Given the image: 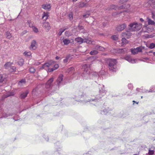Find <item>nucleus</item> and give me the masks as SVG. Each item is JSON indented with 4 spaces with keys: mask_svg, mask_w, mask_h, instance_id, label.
Returning <instances> with one entry per match:
<instances>
[{
    "mask_svg": "<svg viewBox=\"0 0 155 155\" xmlns=\"http://www.w3.org/2000/svg\"><path fill=\"white\" fill-rule=\"evenodd\" d=\"M31 28H32V30L35 33H37L38 32V29L34 26L33 25Z\"/></svg>",
    "mask_w": 155,
    "mask_h": 155,
    "instance_id": "nucleus-32",
    "label": "nucleus"
},
{
    "mask_svg": "<svg viewBox=\"0 0 155 155\" xmlns=\"http://www.w3.org/2000/svg\"><path fill=\"white\" fill-rule=\"evenodd\" d=\"M128 0H120L119 1V3L121 4H124Z\"/></svg>",
    "mask_w": 155,
    "mask_h": 155,
    "instance_id": "nucleus-51",
    "label": "nucleus"
},
{
    "mask_svg": "<svg viewBox=\"0 0 155 155\" xmlns=\"http://www.w3.org/2000/svg\"><path fill=\"white\" fill-rule=\"evenodd\" d=\"M98 52L96 50L92 51L90 52V54L91 55L96 54H97Z\"/></svg>",
    "mask_w": 155,
    "mask_h": 155,
    "instance_id": "nucleus-34",
    "label": "nucleus"
},
{
    "mask_svg": "<svg viewBox=\"0 0 155 155\" xmlns=\"http://www.w3.org/2000/svg\"><path fill=\"white\" fill-rule=\"evenodd\" d=\"M154 151L153 150H149L148 154L150 155H153L154 153Z\"/></svg>",
    "mask_w": 155,
    "mask_h": 155,
    "instance_id": "nucleus-46",
    "label": "nucleus"
},
{
    "mask_svg": "<svg viewBox=\"0 0 155 155\" xmlns=\"http://www.w3.org/2000/svg\"><path fill=\"white\" fill-rule=\"evenodd\" d=\"M76 97L80 98H87V96L85 94L83 93L82 92L79 91H77L76 92Z\"/></svg>",
    "mask_w": 155,
    "mask_h": 155,
    "instance_id": "nucleus-5",
    "label": "nucleus"
},
{
    "mask_svg": "<svg viewBox=\"0 0 155 155\" xmlns=\"http://www.w3.org/2000/svg\"><path fill=\"white\" fill-rule=\"evenodd\" d=\"M43 26L47 31H48L50 29V26L48 22L44 23L43 24Z\"/></svg>",
    "mask_w": 155,
    "mask_h": 155,
    "instance_id": "nucleus-16",
    "label": "nucleus"
},
{
    "mask_svg": "<svg viewBox=\"0 0 155 155\" xmlns=\"http://www.w3.org/2000/svg\"><path fill=\"white\" fill-rule=\"evenodd\" d=\"M82 69L83 72L86 73L88 72H90V65L87 64H85L83 65L82 67Z\"/></svg>",
    "mask_w": 155,
    "mask_h": 155,
    "instance_id": "nucleus-12",
    "label": "nucleus"
},
{
    "mask_svg": "<svg viewBox=\"0 0 155 155\" xmlns=\"http://www.w3.org/2000/svg\"><path fill=\"white\" fill-rule=\"evenodd\" d=\"M27 23L29 25V26L30 27H31L33 26V24L31 21H28Z\"/></svg>",
    "mask_w": 155,
    "mask_h": 155,
    "instance_id": "nucleus-40",
    "label": "nucleus"
},
{
    "mask_svg": "<svg viewBox=\"0 0 155 155\" xmlns=\"http://www.w3.org/2000/svg\"><path fill=\"white\" fill-rule=\"evenodd\" d=\"M128 87L130 89H132L133 87V85L131 84H129L128 85Z\"/></svg>",
    "mask_w": 155,
    "mask_h": 155,
    "instance_id": "nucleus-57",
    "label": "nucleus"
},
{
    "mask_svg": "<svg viewBox=\"0 0 155 155\" xmlns=\"http://www.w3.org/2000/svg\"><path fill=\"white\" fill-rule=\"evenodd\" d=\"M154 92V90H152L151 89H150L149 91L147 90H145L144 91V92L147 93V92Z\"/></svg>",
    "mask_w": 155,
    "mask_h": 155,
    "instance_id": "nucleus-50",
    "label": "nucleus"
},
{
    "mask_svg": "<svg viewBox=\"0 0 155 155\" xmlns=\"http://www.w3.org/2000/svg\"><path fill=\"white\" fill-rule=\"evenodd\" d=\"M97 97H96V98H95L94 99H91L90 100L89 99H85V100H83L82 101V102L83 104H85L86 103H87L88 102H90L91 101H98V100L100 99L101 98V96H100L99 97H98L97 98Z\"/></svg>",
    "mask_w": 155,
    "mask_h": 155,
    "instance_id": "nucleus-11",
    "label": "nucleus"
},
{
    "mask_svg": "<svg viewBox=\"0 0 155 155\" xmlns=\"http://www.w3.org/2000/svg\"><path fill=\"white\" fill-rule=\"evenodd\" d=\"M5 36L6 38L9 39H13V37H12L10 33L8 31H7L5 32Z\"/></svg>",
    "mask_w": 155,
    "mask_h": 155,
    "instance_id": "nucleus-18",
    "label": "nucleus"
},
{
    "mask_svg": "<svg viewBox=\"0 0 155 155\" xmlns=\"http://www.w3.org/2000/svg\"><path fill=\"white\" fill-rule=\"evenodd\" d=\"M131 52L133 54H136L138 53L136 48L131 49Z\"/></svg>",
    "mask_w": 155,
    "mask_h": 155,
    "instance_id": "nucleus-35",
    "label": "nucleus"
},
{
    "mask_svg": "<svg viewBox=\"0 0 155 155\" xmlns=\"http://www.w3.org/2000/svg\"><path fill=\"white\" fill-rule=\"evenodd\" d=\"M110 109H109V108L107 107V109H105L101 111V114L102 115H105L107 114L108 113Z\"/></svg>",
    "mask_w": 155,
    "mask_h": 155,
    "instance_id": "nucleus-17",
    "label": "nucleus"
},
{
    "mask_svg": "<svg viewBox=\"0 0 155 155\" xmlns=\"http://www.w3.org/2000/svg\"><path fill=\"white\" fill-rule=\"evenodd\" d=\"M127 25L124 24L118 26L117 28V30L121 31L124 29L126 27Z\"/></svg>",
    "mask_w": 155,
    "mask_h": 155,
    "instance_id": "nucleus-15",
    "label": "nucleus"
},
{
    "mask_svg": "<svg viewBox=\"0 0 155 155\" xmlns=\"http://www.w3.org/2000/svg\"><path fill=\"white\" fill-rule=\"evenodd\" d=\"M125 59L131 63H134L136 62V60L132 58L130 56H127L125 57Z\"/></svg>",
    "mask_w": 155,
    "mask_h": 155,
    "instance_id": "nucleus-9",
    "label": "nucleus"
},
{
    "mask_svg": "<svg viewBox=\"0 0 155 155\" xmlns=\"http://www.w3.org/2000/svg\"><path fill=\"white\" fill-rule=\"evenodd\" d=\"M125 59L131 63H134L136 62V60L132 58L130 56H127L125 57Z\"/></svg>",
    "mask_w": 155,
    "mask_h": 155,
    "instance_id": "nucleus-8",
    "label": "nucleus"
},
{
    "mask_svg": "<svg viewBox=\"0 0 155 155\" xmlns=\"http://www.w3.org/2000/svg\"><path fill=\"white\" fill-rule=\"evenodd\" d=\"M130 33L128 32H123L122 33V36L123 37H127V36L128 35H130Z\"/></svg>",
    "mask_w": 155,
    "mask_h": 155,
    "instance_id": "nucleus-41",
    "label": "nucleus"
},
{
    "mask_svg": "<svg viewBox=\"0 0 155 155\" xmlns=\"http://www.w3.org/2000/svg\"><path fill=\"white\" fill-rule=\"evenodd\" d=\"M90 74H91V75H94V76H97L98 75V73L95 72H90Z\"/></svg>",
    "mask_w": 155,
    "mask_h": 155,
    "instance_id": "nucleus-43",
    "label": "nucleus"
},
{
    "mask_svg": "<svg viewBox=\"0 0 155 155\" xmlns=\"http://www.w3.org/2000/svg\"><path fill=\"white\" fill-rule=\"evenodd\" d=\"M140 20L141 22H144L145 23L146 22V21H144V20L142 18H140Z\"/></svg>",
    "mask_w": 155,
    "mask_h": 155,
    "instance_id": "nucleus-64",
    "label": "nucleus"
},
{
    "mask_svg": "<svg viewBox=\"0 0 155 155\" xmlns=\"http://www.w3.org/2000/svg\"><path fill=\"white\" fill-rule=\"evenodd\" d=\"M48 13L44 12L43 14L42 18L44 19V20H46L48 18Z\"/></svg>",
    "mask_w": 155,
    "mask_h": 155,
    "instance_id": "nucleus-21",
    "label": "nucleus"
},
{
    "mask_svg": "<svg viewBox=\"0 0 155 155\" xmlns=\"http://www.w3.org/2000/svg\"><path fill=\"white\" fill-rule=\"evenodd\" d=\"M65 35L67 36H69L71 35V34L70 32L68 31H66L65 32Z\"/></svg>",
    "mask_w": 155,
    "mask_h": 155,
    "instance_id": "nucleus-49",
    "label": "nucleus"
},
{
    "mask_svg": "<svg viewBox=\"0 0 155 155\" xmlns=\"http://www.w3.org/2000/svg\"><path fill=\"white\" fill-rule=\"evenodd\" d=\"M99 88L100 94L102 96H103L105 94L107 91L104 89V86L103 85H100V86Z\"/></svg>",
    "mask_w": 155,
    "mask_h": 155,
    "instance_id": "nucleus-6",
    "label": "nucleus"
},
{
    "mask_svg": "<svg viewBox=\"0 0 155 155\" xmlns=\"http://www.w3.org/2000/svg\"><path fill=\"white\" fill-rule=\"evenodd\" d=\"M117 7L115 5H113L112 6L111 8L116 10L117 9Z\"/></svg>",
    "mask_w": 155,
    "mask_h": 155,
    "instance_id": "nucleus-61",
    "label": "nucleus"
},
{
    "mask_svg": "<svg viewBox=\"0 0 155 155\" xmlns=\"http://www.w3.org/2000/svg\"><path fill=\"white\" fill-rule=\"evenodd\" d=\"M147 22L148 25H154L155 24V22L152 20L150 18L148 17H147Z\"/></svg>",
    "mask_w": 155,
    "mask_h": 155,
    "instance_id": "nucleus-22",
    "label": "nucleus"
},
{
    "mask_svg": "<svg viewBox=\"0 0 155 155\" xmlns=\"http://www.w3.org/2000/svg\"><path fill=\"white\" fill-rule=\"evenodd\" d=\"M3 80L2 75L0 74V83L2 82L3 81Z\"/></svg>",
    "mask_w": 155,
    "mask_h": 155,
    "instance_id": "nucleus-58",
    "label": "nucleus"
},
{
    "mask_svg": "<svg viewBox=\"0 0 155 155\" xmlns=\"http://www.w3.org/2000/svg\"><path fill=\"white\" fill-rule=\"evenodd\" d=\"M12 63L10 62H8L6 63L4 65V67L5 69H8L11 67Z\"/></svg>",
    "mask_w": 155,
    "mask_h": 155,
    "instance_id": "nucleus-23",
    "label": "nucleus"
},
{
    "mask_svg": "<svg viewBox=\"0 0 155 155\" xmlns=\"http://www.w3.org/2000/svg\"><path fill=\"white\" fill-rule=\"evenodd\" d=\"M54 64V61L52 60H51L49 61L48 62L45 63L43 66L40 68V69H45L47 70V68L51 66L53 64Z\"/></svg>",
    "mask_w": 155,
    "mask_h": 155,
    "instance_id": "nucleus-3",
    "label": "nucleus"
},
{
    "mask_svg": "<svg viewBox=\"0 0 155 155\" xmlns=\"http://www.w3.org/2000/svg\"><path fill=\"white\" fill-rule=\"evenodd\" d=\"M89 16V14H85L83 15V17L85 18L88 17Z\"/></svg>",
    "mask_w": 155,
    "mask_h": 155,
    "instance_id": "nucleus-62",
    "label": "nucleus"
},
{
    "mask_svg": "<svg viewBox=\"0 0 155 155\" xmlns=\"http://www.w3.org/2000/svg\"><path fill=\"white\" fill-rule=\"evenodd\" d=\"M96 48L101 51H103L104 49V48L98 45H97L96 46Z\"/></svg>",
    "mask_w": 155,
    "mask_h": 155,
    "instance_id": "nucleus-47",
    "label": "nucleus"
},
{
    "mask_svg": "<svg viewBox=\"0 0 155 155\" xmlns=\"http://www.w3.org/2000/svg\"><path fill=\"white\" fill-rule=\"evenodd\" d=\"M63 76L62 74H60L57 80V84L59 86L64 84L63 82Z\"/></svg>",
    "mask_w": 155,
    "mask_h": 155,
    "instance_id": "nucleus-4",
    "label": "nucleus"
},
{
    "mask_svg": "<svg viewBox=\"0 0 155 155\" xmlns=\"http://www.w3.org/2000/svg\"><path fill=\"white\" fill-rule=\"evenodd\" d=\"M24 63V60L22 59H20L17 62L18 64L20 66L22 65Z\"/></svg>",
    "mask_w": 155,
    "mask_h": 155,
    "instance_id": "nucleus-28",
    "label": "nucleus"
},
{
    "mask_svg": "<svg viewBox=\"0 0 155 155\" xmlns=\"http://www.w3.org/2000/svg\"><path fill=\"white\" fill-rule=\"evenodd\" d=\"M142 31L143 32H148L149 31V29L147 26L145 25L142 28Z\"/></svg>",
    "mask_w": 155,
    "mask_h": 155,
    "instance_id": "nucleus-24",
    "label": "nucleus"
},
{
    "mask_svg": "<svg viewBox=\"0 0 155 155\" xmlns=\"http://www.w3.org/2000/svg\"><path fill=\"white\" fill-rule=\"evenodd\" d=\"M86 4L87 3H85L84 2L81 3L79 5V7L82 8L84 7L86 5Z\"/></svg>",
    "mask_w": 155,
    "mask_h": 155,
    "instance_id": "nucleus-42",
    "label": "nucleus"
},
{
    "mask_svg": "<svg viewBox=\"0 0 155 155\" xmlns=\"http://www.w3.org/2000/svg\"><path fill=\"white\" fill-rule=\"evenodd\" d=\"M133 93H132L131 92H130V93H128V92H127V95L128 96H130L132 95V94H133Z\"/></svg>",
    "mask_w": 155,
    "mask_h": 155,
    "instance_id": "nucleus-63",
    "label": "nucleus"
},
{
    "mask_svg": "<svg viewBox=\"0 0 155 155\" xmlns=\"http://www.w3.org/2000/svg\"><path fill=\"white\" fill-rule=\"evenodd\" d=\"M37 44L36 41L35 40H33L31 42V45L30 46V49L35 50L37 48Z\"/></svg>",
    "mask_w": 155,
    "mask_h": 155,
    "instance_id": "nucleus-13",
    "label": "nucleus"
},
{
    "mask_svg": "<svg viewBox=\"0 0 155 155\" xmlns=\"http://www.w3.org/2000/svg\"><path fill=\"white\" fill-rule=\"evenodd\" d=\"M117 61L115 59H111L109 60V68L112 72H116L117 70Z\"/></svg>",
    "mask_w": 155,
    "mask_h": 155,
    "instance_id": "nucleus-2",
    "label": "nucleus"
},
{
    "mask_svg": "<svg viewBox=\"0 0 155 155\" xmlns=\"http://www.w3.org/2000/svg\"><path fill=\"white\" fill-rule=\"evenodd\" d=\"M63 42L64 45H68L70 42V41L68 39H65L63 40Z\"/></svg>",
    "mask_w": 155,
    "mask_h": 155,
    "instance_id": "nucleus-25",
    "label": "nucleus"
},
{
    "mask_svg": "<svg viewBox=\"0 0 155 155\" xmlns=\"http://www.w3.org/2000/svg\"><path fill=\"white\" fill-rule=\"evenodd\" d=\"M53 81V78H51L50 79L47 81L45 84V87L47 89H50L51 87L52 83Z\"/></svg>",
    "mask_w": 155,
    "mask_h": 155,
    "instance_id": "nucleus-10",
    "label": "nucleus"
},
{
    "mask_svg": "<svg viewBox=\"0 0 155 155\" xmlns=\"http://www.w3.org/2000/svg\"><path fill=\"white\" fill-rule=\"evenodd\" d=\"M75 41L79 43L80 44L82 43L83 42H87V40L86 39H83L80 37H78L76 38Z\"/></svg>",
    "mask_w": 155,
    "mask_h": 155,
    "instance_id": "nucleus-14",
    "label": "nucleus"
},
{
    "mask_svg": "<svg viewBox=\"0 0 155 155\" xmlns=\"http://www.w3.org/2000/svg\"><path fill=\"white\" fill-rule=\"evenodd\" d=\"M151 2H152L151 4V6L155 8V0H152Z\"/></svg>",
    "mask_w": 155,
    "mask_h": 155,
    "instance_id": "nucleus-39",
    "label": "nucleus"
},
{
    "mask_svg": "<svg viewBox=\"0 0 155 155\" xmlns=\"http://www.w3.org/2000/svg\"><path fill=\"white\" fill-rule=\"evenodd\" d=\"M78 74L77 73H75L73 75V79H78Z\"/></svg>",
    "mask_w": 155,
    "mask_h": 155,
    "instance_id": "nucleus-37",
    "label": "nucleus"
},
{
    "mask_svg": "<svg viewBox=\"0 0 155 155\" xmlns=\"http://www.w3.org/2000/svg\"><path fill=\"white\" fill-rule=\"evenodd\" d=\"M127 51V49L126 48H124L123 49H120L118 50V52L124 53Z\"/></svg>",
    "mask_w": 155,
    "mask_h": 155,
    "instance_id": "nucleus-27",
    "label": "nucleus"
},
{
    "mask_svg": "<svg viewBox=\"0 0 155 155\" xmlns=\"http://www.w3.org/2000/svg\"><path fill=\"white\" fill-rule=\"evenodd\" d=\"M122 45H126V44L128 43L127 41L124 38H123L122 39Z\"/></svg>",
    "mask_w": 155,
    "mask_h": 155,
    "instance_id": "nucleus-26",
    "label": "nucleus"
},
{
    "mask_svg": "<svg viewBox=\"0 0 155 155\" xmlns=\"http://www.w3.org/2000/svg\"><path fill=\"white\" fill-rule=\"evenodd\" d=\"M142 27L141 24L136 22L130 24L128 26V28L129 31H133L139 30Z\"/></svg>",
    "mask_w": 155,
    "mask_h": 155,
    "instance_id": "nucleus-1",
    "label": "nucleus"
},
{
    "mask_svg": "<svg viewBox=\"0 0 155 155\" xmlns=\"http://www.w3.org/2000/svg\"><path fill=\"white\" fill-rule=\"evenodd\" d=\"M28 91H26L25 92L21 93L20 95V97L21 98H24L26 97L28 94Z\"/></svg>",
    "mask_w": 155,
    "mask_h": 155,
    "instance_id": "nucleus-19",
    "label": "nucleus"
},
{
    "mask_svg": "<svg viewBox=\"0 0 155 155\" xmlns=\"http://www.w3.org/2000/svg\"><path fill=\"white\" fill-rule=\"evenodd\" d=\"M148 54L152 56H155V52H153L152 51H150L148 52Z\"/></svg>",
    "mask_w": 155,
    "mask_h": 155,
    "instance_id": "nucleus-38",
    "label": "nucleus"
},
{
    "mask_svg": "<svg viewBox=\"0 0 155 155\" xmlns=\"http://www.w3.org/2000/svg\"><path fill=\"white\" fill-rule=\"evenodd\" d=\"M112 38L114 40H117L118 39V37L116 35H113L112 37Z\"/></svg>",
    "mask_w": 155,
    "mask_h": 155,
    "instance_id": "nucleus-52",
    "label": "nucleus"
},
{
    "mask_svg": "<svg viewBox=\"0 0 155 155\" xmlns=\"http://www.w3.org/2000/svg\"><path fill=\"white\" fill-rule=\"evenodd\" d=\"M65 30V29H60L58 34L59 36H60L62 34V33Z\"/></svg>",
    "mask_w": 155,
    "mask_h": 155,
    "instance_id": "nucleus-33",
    "label": "nucleus"
},
{
    "mask_svg": "<svg viewBox=\"0 0 155 155\" xmlns=\"http://www.w3.org/2000/svg\"><path fill=\"white\" fill-rule=\"evenodd\" d=\"M59 67V65L58 64H56L54 65L53 68L54 70L57 69Z\"/></svg>",
    "mask_w": 155,
    "mask_h": 155,
    "instance_id": "nucleus-53",
    "label": "nucleus"
},
{
    "mask_svg": "<svg viewBox=\"0 0 155 155\" xmlns=\"http://www.w3.org/2000/svg\"><path fill=\"white\" fill-rule=\"evenodd\" d=\"M82 76L84 79L87 80L91 78L90 72H88L86 73L83 72Z\"/></svg>",
    "mask_w": 155,
    "mask_h": 155,
    "instance_id": "nucleus-7",
    "label": "nucleus"
},
{
    "mask_svg": "<svg viewBox=\"0 0 155 155\" xmlns=\"http://www.w3.org/2000/svg\"><path fill=\"white\" fill-rule=\"evenodd\" d=\"M13 95H14V94L13 93L12 94L11 93H8L5 96V97H7L9 96H10Z\"/></svg>",
    "mask_w": 155,
    "mask_h": 155,
    "instance_id": "nucleus-56",
    "label": "nucleus"
},
{
    "mask_svg": "<svg viewBox=\"0 0 155 155\" xmlns=\"http://www.w3.org/2000/svg\"><path fill=\"white\" fill-rule=\"evenodd\" d=\"M136 50L137 51V53L139 52H142V50L144 49V47L142 46L137 47Z\"/></svg>",
    "mask_w": 155,
    "mask_h": 155,
    "instance_id": "nucleus-30",
    "label": "nucleus"
},
{
    "mask_svg": "<svg viewBox=\"0 0 155 155\" xmlns=\"http://www.w3.org/2000/svg\"><path fill=\"white\" fill-rule=\"evenodd\" d=\"M30 72L32 73H34L35 71V70L34 68L31 67L29 69Z\"/></svg>",
    "mask_w": 155,
    "mask_h": 155,
    "instance_id": "nucleus-45",
    "label": "nucleus"
},
{
    "mask_svg": "<svg viewBox=\"0 0 155 155\" xmlns=\"http://www.w3.org/2000/svg\"><path fill=\"white\" fill-rule=\"evenodd\" d=\"M24 54L25 56L28 57L29 58H30L31 57V53L30 52H25L24 53Z\"/></svg>",
    "mask_w": 155,
    "mask_h": 155,
    "instance_id": "nucleus-29",
    "label": "nucleus"
},
{
    "mask_svg": "<svg viewBox=\"0 0 155 155\" xmlns=\"http://www.w3.org/2000/svg\"><path fill=\"white\" fill-rule=\"evenodd\" d=\"M129 6H130L129 5L127 6H125V5H123L121 6L120 8H128L129 7Z\"/></svg>",
    "mask_w": 155,
    "mask_h": 155,
    "instance_id": "nucleus-54",
    "label": "nucleus"
},
{
    "mask_svg": "<svg viewBox=\"0 0 155 155\" xmlns=\"http://www.w3.org/2000/svg\"><path fill=\"white\" fill-rule=\"evenodd\" d=\"M155 47V44L153 43H152L150 44L149 48L151 49L154 48Z\"/></svg>",
    "mask_w": 155,
    "mask_h": 155,
    "instance_id": "nucleus-44",
    "label": "nucleus"
},
{
    "mask_svg": "<svg viewBox=\"0 0 155 155\" xmlns=\"http://www.w3.org/2000/svg\"><path fill=\"white\" fill-rule=\"evenodd\" d=\"M73 13L72 12H70L68 15V17L69 19L70 20H71L73 19Z\"/></svg>",
    "mask_w": 155,
    "mask_h": 155,
    "instance_id": "nucleus-36",
    "label": "nucleus"
},
{
    "mask_svg": "<svg viewBox=\"0 0 155 155\" xmlns=\"http://www.w3.org/2000/svg\"><path fill=\"white\" fill-rule=\"evenodd\" d=\"M54 70V68H49L48 69L47 72H51L52 71H53Z\"/></svg>",
    "mask_w": 155,
    "mask_h": 155,
    "instance_id": "nucleus-55",
    "label": "nucleus"
},
{
    "mask_svg": "<svg viewBox=\"0 0 155 155\" xmlns=\"http://www.w3.org/2000/svg\"><path fill=\"white\" fill-rule=\"evenodd\" d=\"M152 18L153 19L155 20V14L153 12H152Z\"/></svg>",
    "mask_w": 155,
    "mask_h": 155,
    "instance_id": "nucleus-59",
    "label": "nucleus"
},
{
    "mask_svg": "<svg viewBox=\"0 0 155 155\" xmlns=\"http://www.w3.org/2000/svg\"><path fill=\"white\" fill-rule=\"evenodd\" d=\"M10 68L12 69L13 71H15L16 70V68L15 66H11V67Z\"/></svg>",
    "mask_w": 155,
    "mask_h": 155,
    "instance_id": "nucleus-60",
    "label": "nucleus"
},
{
    "mask_svg": "<svg viewBox=\"0 0 155 155\" xmlns=\"http://www.w3.org/2000/svg\"><path fill=\"white\" fill-rule=\"evenodd\" d=\"M25 79H22L18 83V84L20 86H21L23 84H25Z\"/></svg>",
    "mask_w": 155,
    "mask_h": 155,
    "instance_id": "nucleus-31",
    "label": "nucleus"
},
{
    "mask_svg": "<svg viewBox=\"0 0 155 155\" xmlns=\"http://www.w3.org/2000/svg\"><path fill=\"white\" fill-rule=\"evenodd\" d=\"M51 7L50 4H45L42 5V8L46 10H49Z\"/></svg>",
    "mask_w": 155,
    "mask_h": 155,
    "instance_id": "nucleus-20",
    "label": "nucleus"
},
{
    "mask_svg": "<svg viewBox=\"0 0 155 155\" xmlns=\"http://www.w3.org/2000/svg\"><path fill=\"white\" fill-rule=\"evenodd\" d=\"M70 57V55H68L67 56L65 59H64L63 60V61L64 63H67L68 61V60L69 58Z\"/></svg>",
    "mask_w": 155,
    "mask_h": 155,
    "instance_id": "nucleus-48",
    "label": "nucleus"
}]
</instances>
